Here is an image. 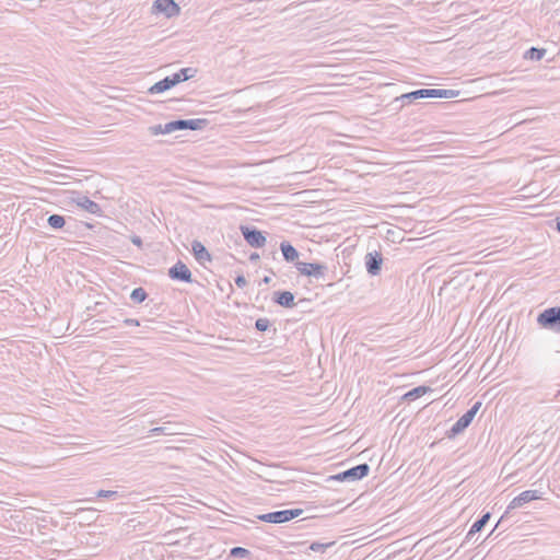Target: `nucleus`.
<instances>
[{
  "label": "nucleus",
  "instance_id": "1",
  "mask_svg": "<svg viewBox=\"0 0 560 560\" xmlns=\"http://www.w3.org/2000/svg\"><path fill=\"white\" fill-rule=\"evenodd\" d=\"M296 270L301 277L306 278L324 279L332 277V275H330L328 264L322 261H308L304 257L301 262H298Z\"/></svg>",
  "mask_w": 560,
  "mask_h": 560
},
{
  "label": "nucleus",
  "instance_id": "2",
  "mask_svg": "<svg viewBox=\"0 0 560 560\" xmlns=\"http://www.w3.org/2000/svg\"><path fill=\"white\" fill-rule=\"evenodd\" d=\"M537 323L545 329L560 334V306L542 311L537 317Z\"/></svg>",
  "mask_w": 560,
  "mask_h": 560
},
{
  "label": "nucleus",
  "instance_id": "3",
  "mask_svg": "<svg viewBox=\"0 0 560 560\" xmlns=\"http://www.w3.org/2000/svg\"><path fill=\"white\" fill-rule=\"evenodd\" d=\"M303 513L301 509L281 510L258 515V520L266 523L282 524L289 522Z\"/></svg>",
  "mask_w": 560,
  "mask_h": 560
},
{
  "label": "nucleus",
  "instance_id": "4",
  "mask_svg": "<svg viewBox=\"0 0 560 560\" xmlns=\"http://www.w3.org/2000/svg\"><path fill=\"white\" fill-rule=\"evenodd\" d=\"M207 119H177L165 124V130L178 131V130H201L207 126Z\"/></svg>",
  "mask_w": 560,
  "mask_h": 560
},
{
  "label": "nucleus",
  "instance_id": "5",
  "mask_svg": "<svg viewBox=\"0 0 560 560\" xmlns=\"http://www.w3.org/2000/svg\"><path fill=\"white\" fill-rule=\"evenodd\" d=\"M370 471V466L364 463L357 465L350 469H347L342 472H339L335 476H331L330 479L337 480V481H357L361 480L362 478L366 477Z\"/></svg>",
  "mask_w": 560,
  "mask_h": 560
},
{
  "label": "nucleus",
  "instance_id": "6",
  "mask_svg": "<svg viewBox=\"0 0 560 560\" xmlns=\"http://www.w3.org/2000/svg\"><path fill=\"white\" fill-rule=\"evenodd\" d=\"M244 240L252 247L260 248L266 244V236L256 228L241 226Z\"/></svg>",
  "mask_w": 560,
  "mask_h": 560
},
{
  "label": "nucleus",
  "instance_id": "7",
  "mask_svg": "<svg viewBox=\"0 0 560 560\" xmlns=\"http://www.w3.org/2000/svg\"><path fill=\"white\" fill-rule=\"evenodd\" d=\"M413 100L427 98V97H453L455 96L454 90H442V89H420L410 92Z\"/></svg>",
  "mask_w": 560,
  "mask_h": 560
},
{
  "label": "nucleus",
  "instance_id": "8",
  "mask_svg": "<svg viewBox=\"0 0 560 560\" xmlns=\"http://www.w3.org/2000/svg\"><path fill=\"white\" fill-rule=\"evenodd\" d=\"M280 250L284 260L289 264H292L295 268L298 267V262L304 257V254L300 253L290 242L283 241L280 243Z\"/></svg>",
  "mask_w": 560,
  "mask_h": 560
},
{
  "label": "nucleus",
  "instance_id": "9",
  "mask_svg": "<svg viewBox=\"0 0 560 560\" xmlns=\"http://www.w3.org/2000/svg\"><path fill=\"white\" fill-rule=\"evenodd\" d=\"M153 9L156 12L164 13L167 18L175 16L180 11L179 5L174 0H155Z\"/></svg>",
  "mask_w": 560,
  "mask_h": 560
},
{
  "label": "nucleus",
  "instance_id": "10",
  "mask_svg": "<svg viewBox=\"0 0 560 560\" xmlns=\"http://www.w3.org/2000/svg\"><path fill=\"white\" fill-rule=\"evenodd\" d=\"M541 499V497L538 494L537 490H525L522 493H520L517 497H515L509 504V510H514L522 508L526 503H529L534 500Z\"/></svg>",
  "mask_w": 560,
  "mask_h": 560
},
{
  "label": "nucleus",
  "instance_id": "11",
  "mask_svg": "<svg viewBox=\"0 0 560 560\" xmlns=\"http://www.w3.org/2000/svg\"><path fill=\"white\" fill-rule=\"evenodd\" d=\"M382 262V255L377 252H371L365 255V268L372 277H375L380 273Z\"/></svg>",
  "mask_w": 560,
  "mask_h": 560
},
{
  "label": "nucleus",
  "instance_id": "12",
  "mask_svg": "<svg viewBox=\"0 0 560 560\" xmlns=\"http://www.w3.org/2000/svg\"><path fill=\"white\" fill-rule=\"evenodd\" d=\"M480 407L481 401L475 402L474 406L457 420V433L470 425Z\"/></svg>",
  "mask_w": 560,
  "mask_h": 560
},
{
  "label": "nucleus",
  "instance_id": "13",
  "mask_svg": "<svg viewBox=\"0 0 560 560\" xmlns=\"http://www.w3.org/2000/svg\"><path fill=\"white\" fill-rule=\"evenodd\" d=\"M168 276L173 280H191V271L180 260L168 269Z\"/></svg>",
  "mask_w": 560,
  "mask_h": 560
},
{
  "label": "nucleus",
  "instance_id": "14",
  "mask_svg": "<svg viewBox=\"0 0 560 560\" xmlns=\"http://www.w3.org/2000/svg\"><path fill=\"white\" fill-rule=\"evenodd\" d=\"M191 247L194 256L199 264L206 266V262L212 261L209 252L200 242L194 241Z\"/></svg>",
  "mask_w": 560,
  "mask_h": 560
},
{
  "label": "nucleus",
  "instance_id": "15",
  "mask_svg": "<svg viewBox=\"0 0 560 560\" xmlns=\"http://www.w3.org/2000/svg\"><path fill=\"white\" fill-rule=\"evenodd\" d=\"M75 203L84 209L85 211H88L89 213H92V214H97L100 215L102 213V209L100 207L98 203H96L95 201L91 200L90 198H88L86 196H80L75 199Z\"/></svg>",
  "mask_w": 560,
  "mask_h": 560
},
{
  "label": "nucleus",
  "instance_id": "16",
  "mask_svg": "<svg viewBox=\"0 0 560 560\" xmlns=\"http://www.w3.org/2000/svg\"><path fill=\"white\" fill-rule=\"evenodd\" d=\"M175 80H177V78H173L172 75L170 77H166L164 78L163 80L154 83L149 90L148 92L150 94H159V93H163L170 89H172L173 86H175Z\"/></svg>",
  "mask_w": 560,
  "mask_h": 560
},
{
  "label": "nucleus",
  "instance_id": "17",
  "mask_svg": "<svg viewBox=\"0 0 560 560\" xmlns=\"http://www.w3.org/2000/svg\"><path fill=\"white\" fill-rule=\"evenodd\" d=\"M178 427H179V424L166 422L162 427H155V428L151 429L150 433L152 435H159V434L174 435V434L180 433Z\"/></svg>",
  "mask_w": 560,
  "mask_h": 560
},
{
  "label": "nucleus",
  "instance_id": "18",
  "mask_svg": "<svg viewBox=\"0 0 560 560\" xmlns=\"http://www.w3.org/2000/svg\"><path fill=\"white\" fill-rule=\"evenodd\" d=\"M490 517H491V514H490L489 512H487V513H486V514H483L479 520H477V521L472 524V526L470 527L469 532L467 533V535H466V539H467V540H470V539H471V537H472L476 533L480 532V530L486 526V524L489 522Z\"/></svg>",
  "mask_w": 560,
  "mask_h": 560
},
{
  "label": "nucleus",
  "instance_id": "19",
  "mask_svg": "<svg viewBox=\"0 0 560 560\" xmlns=\"http://www.w3.org/2000/svg\"><path fill=\"white\" fill-rule=\"evenodd\" d=\"M428 392H431V388L429 386H424V385L418 386V387H415L411 390L407 392L402 396V399H405L407 401H413V400L420 398L421 396H423L424 394H427Z\"/></svg>",
  "mask_w": 560,
  "mask_h": 560
},
{
  "label": "nucleus",
  "instance_id": "20",
  "mask_svg": "<svg viewBox=\"0 0 560 560\" xmlns=\"http://www.w3.org/2000/svg\"><path fill=\"white\" fill-rule=\"evenodd\" d=\"M275 301L284 307H291L294 304V295L289 291L276 292Z\"/></svg>",
  "mask_w": 560,
  "mask_h": 560
},
{
  "label": "nucleus",
  "instance_id": "21",
  "mask_svg": "<svg viewBox=\"0 0 560 560\" xmlns=\"http://www.w3.org/2000/svg\"><path fill=\"white\" fill-rule=\"evenodd\" d=\"M197 73V69L195 68H183L178 72L172 74L173 78H177L175 80V84L192 79Z\"/></svg>",
  "mask_w": 560,
  "mask_h": 560
},
{
  "label": "nucleus",
  "instance_id": "22",
  "mask_svg": "<svg viewBox=\"0 0 560 560\" xmlns=\"http://www.w3.org/2000/svg\"><path fill=\"white\" fill-rule=\"evenodd\" d=\"M47 223L51 229L60 230L66 225V219L60 214H51L48 217Z\"/></svg>",
  "mask_w": 560,
  "mask_h": 560
},
{
  "label": "nucleus",
  "instance_id": "23",
  "mask_svg": "<svg viewBox=\"0 0 560 560\" xmlns=\"http://www.w3.org/2000/svg\"><path fill=\"white\" fill-rule=\"evenodd\" d=\"M148 294L144 289L137 288L130 293V299L133 303H142L147 299Z\"/></svg>",
  "mask_w": 560,
  "mask_h": 560
},
{
  "label": "nucleus",
  "instance_id": "24",
  "mask_svg": "<svg viewBox=\"0 0 560 560\" xmlns=\"http://www.w3.org/2000/svg\"><path fill=\"white\" fill-rule=\"evenodd\" d=\"M545 54H546L545 49H539V48L532 47L530 49H528L526 51L525 57H527V58H529L532 60H540V59H542Z\"/></svg>",
  "mask_w": 560,
  "mask_h": 560
},
{
  "label": "nucleus",
  "instance_id": "25",
  "mask_svg": "<svg viewBox=\"0 0 560 560\" xmlns=\"http://www.w3.org/2000/svg\"><path fill=\"white\" fill-rule=\"evenodd\" d=\"M150 135L152 136H159V135H166V133H172V131H167L165 130V125H154V126H150L148 128Z\"/></svg>",
  "mask_w": 560,
  "mask_h": 560
},
{
  "label": "nucleus",
  "instance_id": "26",
  "mask_svg": "<svg viewBox=\"0 0 560 560\" xmlns=\"http://www.w3.org/2000/svg\"><path fill=\"white\" fill-rule=\"evenodd\" d=\"M96 497L116 500L117 498H119V494L117 491L113 490H98Z\"/></svg>",
  "mask_w": 560,
  "mask_h": 560
},
{
  "label": "nucleus",
  "instance_id": "27",
  "mask_svg": "<svg viewBox=\"0 0 560 560\" xmlns=\"http://www.w3.org/2000/svg\"><path fill=\"white\" fill-rule=\"evenodd\" d=\"M335 542L331 541V542H328V544H323V542H318V541H314L311 544L310 546V549L315 551V552H318V551H325L328 547L332 546Z\"/></svg>",
  "mask_w": 560,
  "mask_h": 560
},
{
  "label": "nucleus",
  "instance_id": "28",
  "mask_svg": "<svg viewBox=\"0 0 560 560\" xmlns=\"http://www.w3.org/2000/svg\"><path fill=\"white\" fill-rule=\"evenodd\" d=\"M250 555V551L248 549H245L243 547H234L231 549V556L233 557H248Z\"/></svg>",
  "mask_w": 560,
  "mask_h": 560
},
{
  "label": "nucleus",
  "instance_id": "29",
  "mask_svg": "<svg viewBox=\"0 0 560 560\" xmlns=\"http://www.w3.org/2000/svg\"><path fill=\"white\" fill-rule=\"evenodd\" d=\"M270 326L268 318H258L255 323V327L259 331H266Z\"/></svg>",
  "mask_w": 560,
  "mask_h": 560
},
{
  "label": "nucleus",
  "instance_id": "30",
  "mask_svg": "<svg viewBox=\"0 0 560 560\" xmlns=\"http://www.w3.org/2000/svg\"><path fill=\"white\" fill-rule=\"evenodd\" d=\"M395 101L396 102H401V106H404L406 103H410V102H412L415 100L412 98L410 93H406V94H402L401 96L397 97Z\"/></svg>",
  "mask_w": 560,
  "mask_h": 560
},
{
  "label": "nucleus",
  "instance_id": "31",
  "mask_svg": "<svg viewBox=\"0 0 560 560\" xmlns=\"http://www.w3.org/2000/svg\"><path fill=\"white\" fill-rule=\"evenodd\" d=\"M124 324L127 326H139L140 325L139 320L135 319V318H126L124 320Z\"/></svg>",
  "mask_w": 560,
  "mask_h": 560
},
{
  "label": "nucleus",
  "instance_id": "32",
  "mask_svg": "<svg viewBox=\"0 0 560 560\" xmlns=\"http://www.w3.org/2000/svg\"><path fill=\"white\" fill-rule=\"evenodd\" d=\"M131 242H132V244H135V245H136V246H138V247H141V246H142V240H141V237H140V236H138V235H133V236H131Z\"/></svg>",
  "mask_w": 560,
  "mask_h": 560
},
{
  "label": "nucleus",
  "instance_id": "33",
  "mask_svg": "<svg viewBox=\"0 0 560 560\" xmlns=\"http://www.w3.org/2000/svg\"><path fill=\"white\" fill-rule=\"evenodd\" d=\"M433 270V266H430L428 267L423 272H422V277H428V278H432L434 277L433 273H431V271Z\"/></svg>",
  "mask_w": 560,
  "mask_h": 560
},
{
  "label": "nucleus",
  "instance_id": "34",
  "mask_svg": "<svg viewBox=\"0 0 560 560\" xmlns=\"http://www.w3.org/2000/svg\"><path fill=\"white\" fill-rule=\"evenodd\" d=\"M457 277H463L464 280H469L470 278V275L469 273H466L465 270H457Z\"/></svg>",
  "mask_w": 560,
  "mask_h": 560
},
{
  "label": "nucleus",
  "instance_id": "35",
  "mask_svg": "<svg viewBox=\"0 0 560 560\" xmlns=\"http://www.w3.org/2000/svg\"><path fill=\"white\" fill-rule=\"evenodd\" d=\"M463 4L457 2V20L465 15V11H462Z\"/></svg>",
  "mask_w": 560,
  "mask_h": 560
},
{
  "label": "nucleus",
  "instance_id": "36",
  "mask_svg": "<svg viewBox=\"0 0 560 560\" xmlns=\"http://www.w3.org/2000/svg\"><path fill=\"white\" fill-rule=\"evenodd\" d=\"M447 432H448V435H450V436H454V435H455V433H456L455 424H453V425L447 430Z\"/></svg>",
  "mask_w": 560,
  "mask_h": 560
},
{
  "label": "nucleus",
  "instance_id": "37",
  "mask_svg": "<svg viewBox=\"0 0 560 560\" xmlns=\"http://www.w3.org/2000/svg\"><path fill=\"white\" fill-rule=\"evenodd\" d=\"M235 283L237 284L238 288H244L247 282L237 281Z\"/></svg>",
  "mask_w": 560,
  "mask_h": 560
},
{
  "label": "nucleus",
  "instance_id": "38",
  "mask_svg": "<svg viewBox=\"0 0 560 560\" xmlns=\"http://www.w3.org/2000/svg\"><path fill=\"white\" fill-rule=\"evenodd\" d=\"M234 280L241 281V280H245V278L242 275H237Z\"/></svg>",
  "mask_w": 560,
  "mask_h": 560
},
{
  "label": "nucleus",
  "instance_id": "39",
  "mask_svg": "<svg viewBox=\"0 0 560 560\" xmlns=\"http://www.w3.org/2000/svg\"><path fill=\"white\" fill-rule=\"evenodd\" d=\"M557 231L560 233V219H557Z\"/></svg>",
  "mask_w": 560,
  "mask_h": 560
},
{
  "label": "nucleus",
  "instance_id": "40",
  "mask_svg": "<svg viewBox=\"0 0 560 560\" xmlns=\"http://www.w3.org/2000/svg\"><path fill=\"white\" fill-rule=\"evenodd\" d=\"M224 284H226L228 288H230V289L232 288V283L230 281L224 282Z\"/></svg>",
  "mask_w": 560,
  "mask_h": 560
},
{
  "label": "nucleus",
  "instance_id": "41",
  "mask_svg": "<svg viewBox=\"0 0 560 560\" xmlns=\"http://www.w3.org/2000/svg\"><path fill=\"white\" fill-rule=\"evenodd\" d=\"M480 275V271H476L474 276L478 277Z\"/></svg>",
  "mask_w": 560,
  "mask_h": 560
},
{
  "label": "nucleus",
  "instance_id": "42",
  "mask_svg": "<svg viewBox=\"0 0 560 560\" xmlns=\"http://www.w3.org/2000/svg\"><path fill=\"white\" fill-rule=\"evenodd\" d=\"M264 281L270 280L269 277H264Z\"/></svg>",
  "mask_w": 560,
  "mask_h": 560
}]
</instances>
